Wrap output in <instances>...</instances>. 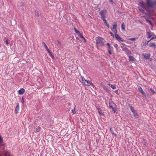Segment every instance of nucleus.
Segmentation results:
<instances>
[{"mask_svg": "<svg viewBox=\"0 0 156 156\" xmlns=\"http://www.w3.org/2000/svg\"><path fill=\"white\" fill-rule=\"evenodd\" d=\"M96 44L100 46H104V39L102 38L98 37L96 38Z\"/></svg>", "mask_w": 156, "mask_h": 156, "instance_id": "obj_1", "label": "nucleus"}, {"mask_svg": "<svg viewBox=\"0 0 156 156\" xmlns=\"http://www.w3.org/2000/svg\"><path fill=\"white\" fill-rule=\"evenodd\" d=\"M110 107L112 108V110L115 112L116 109V105L112 101L109 103Z\"/></svg>", "mask_w": 156, "mask_h": 156, "instance_id": "obj_2", "label": "nucleus"}, {"mask_svg": "<svg viewBox=\"0 0 156 156\" xmlns=\"http://www.w3.org/2000/svg\"><path fill=\"white\" fill-rule=\"evenodd\" d=\"M147 5L150 7H152L154 6H156V0H154L151 2H148Z\"/></svg>", "mask_w": 156, "mask_h": 156, "instance_id": "obj_3", "label": "nucleus"}, {"mask_svg": "<svg viewBox=\"0 0 156 156\" xmlns=\"http://www.w3.org/2000/svg\"><path fill=\"white\" fill-rule=\"evenodd\" d=\"M117 25L116 23L114 24L113 25V27L111 28V30L115 33V34H117Z\"/></svg>", "mask_w": 156, "mask_h": 156, "instance_id": "obj_4", "label": "nucleus"}, {"mask_svg": "<svg viewBox=\"0 0 156 156\" xmlns=\"http://www.w3.org/2000/svg\"><path fill=\"white\" fill-rule=\"evenodd\" d=\"M106 12L104 10L101 11L100 12V13L101 14V19L103 18H105V15Z\"/></svg>", "mask_w": 156, "mask_h": 156, "instance_id": "obj_5", "label": "nucleus"}, {"mask_svg": "<svg viewBox=\"0 0 156 156\" xmlns=\"http://www.w3.org/2000/svg\"><path fill=\"white\" fill-rule=\"evenodd\" d=\"M115 36L116 39L119 41H124L123 40H122V38L120 37L118 34H115Z\"/></svg>", "mask_w": 156, "mask_h": 156, "instance_id": "obj_6", "label": "nucleus"}, {"mask_svg": "<svg viewBox=\"0 0 156 156\" xmlns=\"http://www.w3.org/2000/svg\"><path fill=\"white\" fill-rule=\"evenodd\" d=\"M138 90L145 97H146V96L145 93L143 91L142 88L140 87H138Z\"/></svg>", "mask_w": 156, "mask_h": 156, "instance_id": "obj_7", "label": "nucleus"}, {"mask_svg": "<svg viewBox=\"0 0 156 156\" xmlns=\"http://www.w3.org/2000/svg\"><path fill=\"white\" fill-rule=\"evenodd\" d=\"M19 110V104L18 103H16V106L15 109V112L17 114Z\"/></svg>", "mask_w": 156, "mask_h": 156, "instance_id": "obj_8", "label": "nucleus"}, {"mask_svg": "<svg viewBox=\"0 0 156 156\" xmlns=\"http://www.w3.org/2000/svg\"><path fill=\"white\" fill-rule=\"evenodd\" d=\"M123 50L127 54H129L130 53V51L126 47L124 48L123 49Z\"/></svg>", "mask_w": 156, "mask_h": 156, "instance_id": "obj_9", "label": "nucleus"}, {"mask_svg": "<svg viewBox=\"0 0 156 156\" xmlns=\"http://www.w3.org/2000/svg\"><path fill=\"white\" fill-rule=\"evenodd\" d=\"M25 89L22 88L18 91V94L20 95L23 94L25 92Z\"/></svg>", "mask_w": 156, "mask_h": 156, "instance_id": "obj_10", "label": "nucleus"}, {"mask_svg": "<svg viewBox=\"0 0 156 156\" xmlns=\"http://www.w3.org/2000/svg\"><path fill=\"white\" fill-rule=\"evenodd\" d=\"M142 55H143L144 58L147 59H148L150 57V55L147 54H143Z\"/></svg>", "mask_w": 156, "mask_h": 156, "instance_id": "obj_11", "label": "nucleus"}, {"mask_svg": "<svg viewBox=\"0 0 156 156\" xmlns=\"http://www.w3.org/2000/svg\"><path fill=\"white\" fill-rule=\"evenodd\" d=\"M141 4V7L143 9H146L147 11H148V12H149V10L148 9V8H146L145 6L142 3Z\"/></svg>", "mask_w": 156, "mask_h": 156, "instance_id": "obj_12", "label": "nucleus"}, {"mask_svg": "<svg viewBox=\"0 0 156 156\" xmlns=\"http://www.w3.org/2000/svg\"><path fill=\"white\" fill-rule=\"evenodd\" d=\"M133 116L136 118H137L139 117V115L137 113V112H136V111H135L133 112Z\"/></svg>", "mask_w": 156, "mask_h": 156, "instance_id": "obj_13", "label": "nucleus"}, {"mask_svg": "<svg viewBox=\"0 0 156 156\" xmlns=\"http://www.w3.org/2000/svg\"><path fill=\"white\" fill-rule=\"evenodd\" d=\"M98 112L99 113V115H103V112H102V111L101 109L98 108Z\"/></svg>", "mask_w": 156, "mask_h": 156, "instance_id": "obj_14", "label": "nucleus"}, {"mask_svg": "<svg viewBox=\"0 0 156 156\" xmlns=\"http://www.w3.org/2000/svg\"><path fill=\"white\" fill-rule=\"evenodd\" d=\"M41 129V127L39 126L37 127L36 128L34 129V131L35 133H37L39 132Z\"/></svg>", "mask_w": 156, "mask_h": 156, "instance_id": "obj_15", "label": "nucleus"}, {"mask_svg": "<svg viewBox=\"0 0 156 156\" xmlns=\"http://www.w3.org/2000/svg\"><path fill=\"white\" fill-rule=\"evenodd\" d=\"M43 44H44V48L46 49L47 52L49 51L50 50L48 48V47L47 46V45L45 43H44V42H43Z\"/></svg>", "mask_w": 156, "mask_h": 156, "instance_id": "obj_16", "label": "nucleus"}, {"mask_svg": "<svg viewBox=\"0 0 156 156\" xmlns=\"http://www.w3.org/2000/svg\"><path fill=\"white\" fill-rule=\"evenodd\" d=\"M110 132L113 134L115 136H117V134H115L114 132H113L112 127H110Z\"/></svg>", "mask_w": 156, "mask_h": 156, "instance_id": "obj_17", "label": "nucleus"}, {"mask_svg": "<svg viewBox=\"0 0 156 156\" xmlns=\"http://www.w3.org/2000/svg\"><path fill=\"white\" fill-rule=\"evenodd\" d=\"M84 80V82H83V83H84L83 84L87 86H88V85H89V81L86 80Z\"/></svg>", "mask_w": 156, "mask_h": 156, "instance_id": "obj_18", "label": "nucleus"}, {"mask_svg": "<svg viewBox=\"0 0 156 156\" xmlns=\"http://www.w3.org/2000/svg\"><path fill=\"white\" fill-rule=\"evenodd\" d=\"M146 20L147 22H148L149 23L150 25H151L152 27H153V25L150 20L147 19H146Z\"/></svg>", "mask_w": 156, "mask_h": 156, "instance_id": "obj_19", "label": "nucleus"}, {"mask_svg": "<svg viewBox=\"0 0 156 156\" xmlns=\"http://www.w3.org/2000/svg\"><path fill=\"white\" fill-rule=\"evenodd\" d=\"M122 29L123 30H125V25L124 23H122L121 25Z\"/></svg>", "mask_w": 156, "mask_h": 156, "instance_id": "obj_20", "label": "nucleus"}, {"mask_svg": "<svg viewBox=\"0 0 156 156\" xmlns=\"http://www.w3.org/2000/svg\"><path fill=\"white\" fill-rule=\"evenodd\" d=\"M150 33H151V32H147L146 33L147 35V37L148 38H151V36H152V35L150 34Z\"/></svg>", "mask_w": 156, "mask_h": 156, "instance_id": "obj_21", "label": "nucleus"}, {"mask_svg": "<svg viewBox=\"0 0 156 156\" xmlns=\"http://www.w3.org/2000/svg\"><path fill=\"white\" fill-rule=\"evenodd\" d=\"M35 15L36 16L38 17L39 16V12L38 11L36 10L35 11Z\"/></svg>", "mask_w": 156, "mask_h": 156, "instance_id": "obj_22", "label": "nucleus"}, {"mask_svg": "<svg viewBox=\"0 0 156 156\" xmlns=\"http://www.w3.org/2000/svg\"><path fill=\"white\" fill-rule=\"evenodd\" d=\"M129 60L132 61H133L134 58L132 56H129Z\"/></svg>", "mask_w": 156, "mask_h": 156, "instance_id": "obj_23", "label": "nucleus"}, {"mask_svg": "<svg viewBox=\"0 0 156 156\" xmlns=\"http://www.w3.org/2000/svg\"><path fill=\"white\" fill-rule=\"evenodd\" d=\"M149 46L150 47H155V45L154 43H152L149 44Z\"/></svg>", "mask_w": 156, "mask_h": 156, "instance_id": "obj_24", "label": "nucleus"}, {"mask_svg": "<svg viewBox=\"0 0 156 156\" xmlns=\"http://www.w3.org/2000/svg\"><path fill=\"white\" fill-rule=\"evenodd\" d=\"M130 108L132 112L136 111L134 109V108L133 107L130 106Z\"/></svg>", "mask_w": 156, "mask_h": 156, "instance_id": "obj_25", "label": "nucleus"}, {"mask_svg": "<svg viewBox=\"0 0 156 156\" xmlns=\"http://www.w3.org/2000/svg\"><path fill=\"white\" fill-rule=\"evenodd\" d=\"M74 30L76 34H79L80 33V32L78 31L75 28H74Z\"/></svg>", "mask_w": 156, "mask_h": 156, "instance_id": "obj_26", "label": "nucleus"}, {"mask_svg": "<svg viewBox=\"0 0 156 156\" xmlns=\"http://www.w3.org/2000/svg\"><path fill=\"white\" fill-rule=\"evenodd\" d=\"M109 86L111 85L110 87H111V88H112V89H115L116 88V87L115 86L113 85H112L111 84H109Z\"/></svg>", "mask_w": 156, "mask_h": 156, "instance_id": "obj_27", "label": "nucleus"}, {"mask_svg": "<svg viewBox=\"0 0 156 156\" xmlns=\"http://www.w3.org/2000/svg\"><path fill=\"white\" fill-rule=\"evenodd\" d=\"M48 52L49 53L50 55L52 58H54L53 55L52 54L50 50H49V51Z\"/></svg>", "mask_w": 156, "mask_h": 156, "instance_id": "obj_28", "label": "nucleus"}, {"mask_svg": "<svg viewBox=\"0 0 156 156\" xmlns=\"http://www.w3.org/2000/svg\"><path fill=\"white\" fill-rule=\"evenodd\" d=\"M18 5H19L20 6H23V3L22 2H19Z\"/></svg>", "mask_w": 156, "mask_h": 156, "instance_id": "obj_29", "label": "nucleus"}, {"mask_svg": "<svg viewBox=\"0 0 156 156\" xmlns=\"http://www.w3.org/2000/svg\"><path fill=\"white\" fill-rule=\"evenodd\" d=\"M113 51V49L112 50H108V53L109 54L112 55V51Z\"/></svg>", "mask_w": 156, "mask_h": 156, "instance_id": "obj_30", "label": "nucleus"}, {"mask_svg": "<svg viewBox=\"0 0 156 156\" xmlns=\"http://www.w3.org/2000/svg\"><path fill=\"white\" fill-rule=\"evenodd\" d=\"M76 107V106H75V108L74 109H72V113H73V114H75L76 113V111L75 110V107Z\"/></svg>", "mask_w": 156, "mask_h": 156, "instance_id": "obj_31", "label": "nucleus"}, {"mask_svg": "<svg viewBox=\"0 0 156 156\" xmlns=\"http://www.w3.org/2000/svg\"><path fill=\"white\" fill-rule=\"evenodd\" d=\"M84 80H86L85 79L83 78V77L80 80L81 82H82L83 84H84V83L83 82H84Z\"/></svg>", "mask_w": 156, "mask_h": 156, "instance_id": "obj_32", "label": "nucleus"}, {"mask_svg": "<svg viewBox=\"0 0 156 156\" xmlns=\"http://www.w3.org/2000/svg\"><path fill=\"white\" fill-rule=\"evenodd\" d=\"M3 141V139L1 136H0V144H1Z\"/></svg>", "mask_w": 156, "mask_h": 156, "instance_id": "obj_33", "label": "nucleus"}, {"mask_svg": "<svg viewBox=\"0 0 156 156\" xmlns=\"http://www.w3.org/2000/svg\"><path fill=\"white\" fill-rule=\"evenodd\" d=\"M150 90L153 93V94H154L155 93V92L154 91V90L152 88H150Z\"/></svg>", "mask_w": 156, "mask_h": 156, "instance_id": "obj_34", "label": "nucleus"}, {"mask_svg": "<svg viewBox=\"0 0 156 156\" xmlns=\"http://www.w3.org/2000/svg\"><path fill=\"white\" fill-rule=\"evenodd\" d=\"M136 40V38L135 37L131 38L129 39V40L130 41H134Z\"/></svg>", "mask_w": 156, "mask_h": 156, "instance_id": "obj_35", "label": "nucleus"}, {"mask_svg": "<svg viewBox=\"0 0 156 156\" xmlns=\"http://www.w3.org/2000/svg\"><path fill=\"white\" fill-rule=\"evenodd\" d=\"M150 41V40H149L148 41H147V42H145L144 44V46H146L148 44V42Z\"/></svg>", "mask_w": 156, "mask_h": 156, "instance_id": "obj_36", "label": "nucleus"}, {"mask_svg": "<svg viewBox=\"0 0 156 156\" xmlns=\"http://www.w3.org/2000/svg\"><path fill=\"white\" fill-rule=\"evenodd\" d=\"M5 154L6 156H9V153L8 152H5Z\"/></svg>", "mask_w": 156, "mask_h": 156, "instance_id": "obj_37", "label": "nucleus"}, {"mask_svg": "<svg viewBox=\"0 0 156 156\" xmlns=\"http://www.w3.org/2000/svg\"><path fill=\"white\" fill-rule=\"evenodd\" d=\"M81 37L83 38L85 40V38L80 33L79 34Z\"/></svg>", "mask_w": 156, "mask_h": 156, "instance_id": "obj_38", "label": "nucleus"}, {"mask_svg": "<svg viewBox=\"0 0 156 156\" xmlns=\"http://www.w3.org/2000/svg\"><path fill=\"white\" fill-rule=\"evenodd\" d=\"M156 38V36H153V37H151V39L150 40V41H151V40H153V39H155Z\"/></svg>", "mask_w": 156, "mask_h": 156, "instance_id": "obj_39", "label": "nucleus"}, {"mask_svg": "<svg viewBox=\"0 0 156 156\" xmlns=\"http://www.w3.org/2000/svg\"><path fill=\"white\" fill-rule=\"evenodd\" d=\"M90 85H91L92 86H94V85L92 83V82H89V85H88V86H90Z\"/></svg>", "mask_w": 156, "mask_h": 156, "instance_id": "obj_40", "label": "nucleus"}, {"mask_svg": "<svg viewBox=\"0 0 156 156\" xmlns=\"http://www.w3.org/2000/svg\"><path fill=\"white\" fill-rule=\"evenodd\" d=\"M109 33L111 34V35L113 37H114V35L113 33H112L110 31Z\"/></svg>", "mask_w": 156, "mask_h": 156, "instance_id": "obj_41", "label": "nucleus"}, {"mask_svg": "<svg viewBox=\"0 0 156 156\" xmlns=\"http://www.w3.org/2000/svg\"><path fill=\"white\" fill-rule=\"evenodd\" d=\"M112 49H113V48L112 47H111V46H110L108 47V50H112Z\"/></svg>", "mask_w": 156, "mask_h": 156, "instance_id": "obj_42", "label": "nucleus"}, {"mask_svg": "<svg viewBox=\"0 0 156 156\" xmlns=\"http://www.w3.org/2000/svg\"><path fill=\"white\" fill-rule=\"evenodd\" d=\"M5 43H6L7 45L9 44V42L8 40H7L5 41Z\"/></svg>", "mask_w": 156, "mask_h": 156, "instance_id": "obj_43", "label": "nucleus"}, {"mask_svg": "<svg viewBox=\"0 0 156 156\" xmlns=\"http://www.w3.org/2000/svg\"><path fill=\"white\" fill-rule=\"evenodd\" d=\"M114 47L116 48H117L118 46L117 44H114Z\"/></svg>", "mask_w": 156, "mask_h": 156, "instance_id": "obj_44", "label": "nucleus"}, {"mask_svg": "<svg viewBox=\"0 0 156 156\" xmlns=\"http://www.w3.org/2000/svg\"><path fill=\"white\" fill-rule=\"evenodd\" d=\"M102 19L104 22V23H105V22H106L107 21L106 20H105V18H103V19Z\"/></svg>", "mask_w": 156, "mask_h": 156, "instance_id": "obj_45", "label": "nucleus"}, {"mask_svg": "<svg viewBox=\"0 0 156 156\" xmlns=\"http://www.w3.org/2000/svg\"><path fill=\"white\" fill-rule=\"evenodd\" d=\"M107 45H108V47L111 46L110 44V43H108L107 44Z\"/></svg>", "mask_w": 156, "mask_h": 156, "instance_id": "obj_46", "label": "nucleus"}, {"mask_svg": "<svg viewBox=\"0 0 156 156\" xmlns=\"http://www.w3.org/2000/svg\"><path fill=\"white\" fill-rule=\"evenodd\" d=\"M140 11L142 12H143L144 11V10L143 9H140Z\"/></svg>", "mask_w": 156, "mask_h": 156, "instance_id": "obj_47", "label": "nucleus"}, {"mask_svg": "<svg viewBox=\"0 0 156 156\" xmlns=\"http://www.w3.org/2000/svg\"><path fill=\"white\" fill-rule=\"evenodd\" d=\"M58 41V44L59 45H60V44H61V42H60V41Z\"/></svg>", "mask_w": 156, "mask_h": 156, "instance_id": "obj_48", "label": "nucleus"}, {"mask_svg": "<svg viewBox=\"0 0 156 156\" xmlns=\"http://www.w3.org/2000/svg\"><path fill=\"white\" fill-rule=\"evenodd\" d=\"M24 102V100L23 99V98H22V103H23Z\"/></svg>", "mask_w": 156, "mask_h": 156, "instance_id": "obj_49", "label": "nucleus"}, {"mask_svg": "<svg viewBox=\"0 0 156 156\" xmlns=\"http://www.w3.org/2000/svg\"><path fill=\"white\" fill-rule=\"evenodd\" d=\"M147 1V2H151L150 1V0H146Z\"/></svg>", "mask_w": 156, "mask_h": 156, "instance_id": "obj_50", "label": "nucleus"}, {"mask_svg": "<svg viewBox=\"0 0 156 156\" xmlns=\"http://www.w3.org/2000/svg\"><path fill=\"white\" fill-rule=\"evenodd\" d=\"M106 26L108 27V28H109V26L108 24L106 25Z\"/></svg>", "mask_w": 156, "mask_h": 156, "instance_id": "obj_51", "label": "nucleus"}, {"mask_svg": "<svg viewBox=\"0 0 156 156\" xmlns=\"http://www.w3.org/2000/svg\"><path fill=\"white\" fill-rule=\"evenodd\" d=\"M105 24V25L107 24H108V23H107V21H106V22H105V23H104Z\"/></svg>", "mask_w": 156, "mask_h": 156, "instance_id": "obj_52", "label": "nucleus"}, {"mask_svg": "<svg viewBox=\"0 0 156 156\" xmlns=\"http://www.w3.org/2000/svg\"><path fill=\"white\" fill-rule=\"evenodd\" d=\"M76 39H77V40H78V39H79V38L78 37H76Z\"/></svg>", "mask_w": 156, "mask_h": 156, "instance_id": "obj_53", "label": "nucleus"}, {"mask_svg": "<svg viewBox=\"0 0 156 156\" xmlns=\"http://www.w3.org/2000/svg\"><path fill=\"white\" fill-rule=\"evenodd\" d=\"M22 10H24V9H22Z\"/></svg>", "mask_w": 156, "mask_h": 156, "instance_id": "obj_54", "label": "nucleus"}]
</instances>
